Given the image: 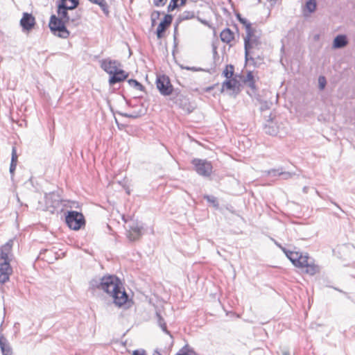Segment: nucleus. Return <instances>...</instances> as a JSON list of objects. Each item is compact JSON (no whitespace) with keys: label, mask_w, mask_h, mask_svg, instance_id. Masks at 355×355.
<instances>
[{"label":"nucleus","mask_w":355,"mask_h":355,"mask_svg":"<svg viewBox=\"0 0 355 355\" xmlns=\"http://www.w3.org/2000/svg\"><path fill=\"white\" fill-rule=\"evenodd\" d=\"M89 288L100 289L109 294L112 297V303L117 307L128 309L132 304L121 280L115 275L92 279L89 282Z\"/></svg>","instance_id":"f257e3e1"},{"label":"nucleus","mask_w":355,"mask_h":355,"mask_svg":"<svg viewBox=\"0 0 355 355\" xmlns=\"http://www.w3.org/2000/svg\"><path fill=\"white\" fill-rule=\"evenodd\" d=\"M67 24L65 19L62 17L52 15L50 17L49 26L51 31L59 37L67 38L69 35V32L66 27Z\"/></svg>","instance_id":"f03ea898"},{"label":"nucleus","mask_w":355,"mask_h":355,"mask_svg":"<svg viewBox=\"0 0 355 355\" xmlns=\"http://www.w3.org/2000/svg\"><path fill=\"white\" fill-rule=\"evenodd\" d=\"M79 4V0H58L57 1L58 15L68 20L69 11H73Z\"/></svg>","instance_id":"7ed1b4c3"},{"label":"nucleus","mask_w":355,"mask_h":355,"mask_svg":"<svg viewBox=\"0 0 355 355\" xmlns=\"http://www.w3.org/2000/svg\"><path fill=\"white\" fill-rule=\"evenodd\" d=\"M67 226L73 230H80L85 224V217L77 211H69L65 216Z\"/></svg>","instance_id":"20e7f679"},{"label":"nucleus","mask_w":355,"mask_h":355,"mask_svg":"<svg viewBox=\"0 0 355 355\" xmlns=\"http://www.w3.org/2000/svg\"><path fill=\"white\" fill-rule=\"evenodd\" d=\"M192 164L197 173L204 177H208L211 174L212 165L211 162L200 159H193Z\"/></svg>","instance_id":"39448f33"},{"label":"nucleus","mask_w":355,"mask_h":355,"mask_svg":"<svg viewBox=\"0 0 355 355\" xmlns=\"http://www.w3.org/2000/svg\"><path fill=\"white\" fill-rule=\"evenodd\" d=\"M156 86L160 94L163 96H169L173 91V87L168 77L165 75L157 77Z\"/></svg>","instance_id":"423d86ee"},{"label":"nucleus","mask_w":355,"mask_h":355,"mask_svg":"<svg viewBox=\"0 0 355 355\" xmlns=\"http://www.w3.org/2000/svg\"><path fill=\"white\" fill-rule=\"evenodd\" d=\"M283 251L295 266L300 268L302 267V264L306 263V257L308 255H303L298 252L291 251L285 248L283 249Z\"/></svg>","instance_id":"0eeeda50"},{"label":"nucleus","mask_w":355,"mask_h":355,"mask_svg":"<svg viewBox=\"0 0 355 355\" xmlns=\"http://www.w3.org/2000/svg\"><path fill=\"white\" fill-rule=\"evenodd\" d=\"M100 63L101 69L109 75L114 73L121 67V63L119 61L110 58L103 59L100 61Z\"/></svg>","instance_id":"6e6552de"},{"label":"nucleus","mask_w":355,"mask_h":355,"mask_svg":"<svg viewBox=\"0 0 355 355\" xmlns=\"http://www.w3.org/2000/svg\"><path fill=\"white\" fill-rule=\"evenodd\" d=\"M36 24L35 18L31 13L24 12L20 19V25L23 31L29 32L33 29Z\"/></svg>","instance_id":"1a4fd4ad"},{"label":"nucleus","mask_w":355,"mask_h":355,"mask_svg":"<svg viewBox=\"0 0 355 355\" xmlns=\"http://www.w3.org/2000/svg\"><path fill=\"white\" fill-rule=\"evenodd\" d=\"M128 228L127 236L130 241H136L141 236L142 227L137 222L130 221L128 225Z\"/></svg>","instance_id":"9d476101"},{"label":"nucleus","mask_w":355,"mask_h":355,"mask_svg":"<svg viewBox=\"0 0 355 355\" xmlns=\"http://www.w3.org/2000/svg\"><path fill=\"white\" fill-rule=\"evenodd\" d=\"M172 21L173 16L171 15L167 14L164 16V19L159 24L156 31V35L158 39L163 37L164 33L170 26Z\"/></svg>","instance_id":"9b49d317"},{"label":"nucleus","mask_w":355,"mask_h":355,"mask_svg":"<svg viewBox=\"0 0 355 355\" xmlns=\"http://www.w3.org/2000/svg\"><path fill=\"white\" fill-rule=\"evenodd\" d=\"M12 269L8 261L0 263V284H5L9 280Z\"/></svg>","instance_id":"f8f14e48"},{"label":"nucleus","mask_w":355,"mask_h":355,"mask_svg":"<svg viewBox=\"0 0 355 355\" xmlns=\"http://www.w3.org/2000/svg\"><path fill=\"white\" fill-rule=\"evenodd\" d=\"M128 76L124 70L119 69L114 73L110 75L109 83L110 85H114L116 83H121L125 80Z\"/></svg>","instance_id":"ddd939ff"},{"label":"nucleus","mask_w":355,"mask_h":355,"mask_svg":"<svg viewBox=\"0 0 355 355\" xmlns=\"http://www.w3.org/2000/svg\"><path fill=\"white\" fill-rule=\"evenodd\" d=\"M263 129L265 133L272 136L277 135L279 132V127L273 119L267 120L263 125Z\"/></svg>","instance_id":"4468645a"},{"label":"nucleus","mask_w":355,"mask_h":355,"mask_svg":"<svg viewBox=\"0 0 355 355\" xmlns=\"http://www.w3.org/2000/svg\"><path fill=\"white\" fill-rule=\"evenodd\" d=\"M239 82L236 78H227L222 85V92L225 88L226 89L231 90L234 93L239 92Z\"/></svg>","instance_id":"2eb2a0df"},{"label":"nucleus","mask_w":355,"mask_h":355,"mask_svg":"<svg viewBox=\"0 0 355 355\" xmlns=\"http://www.w3.org/2000/svg\"><path fill=\"white\" fill-rule=\"evenodd\" d=\"M194 17H195V13L193 11L186 10V11H184L182 13H180L175 21V27H174V36L175 37L177 30H178V26L179 24H180L183 21L193 19V18H194Z\"/></svg>","instance_id":"dca6fc26"},{"label":"nucleus","mask_w":355,"mask_h":355,"mask_svg":"<svg viewBox=\"0 0 355 355\" xmlns=\"http://www.w3.org/2000/svg\"><path fill=\"white\" fill-rule=\"evenodd\" d=\"M12 245V241L10 240L0 248V259L3 261V262L8 261L10 263L8 254L11 251Z\"/></svg>","instance_id":"f3484780"},{"label":"nucleus","mask_w":355,"mask_h":355,"mask_svg":"<svg viewBox=\"0 0 355 355\" xmlns=\"http://www.w3.org/2000/svg\"><path fill=\"white\" fill-rule=\"evenodd\" d=\"M306 263H304V264L302 265L301 268H306L305 272L307 274L314 275L319 272V266L312 263V261H311V258L309 256L306 257Z\"/></svg>","instance_id":"a211bd4d"},{"label":"nucleus","mask_w":355,"mask_h":355,"mask_svg":"<svg viewBox=\"0 0 355 355\" xmlns=\"http://www.w3.org/2000/svg\"><path fill=\"white\" fill-rule=\"evenodd\" d=\"M348 44L347 37L345 35H338L333 41L334 49H342Z\"/></svg>","instance_id":"6ab92c4d"},{"label":"nucleus","mask_w":355,"mask_h":355,"mask_svg":"<svg viewBox=\"0 0 355 355\" xmlns=\"http://www.w3.org/2000/svg\"><path fill=\"white\" fill-rule=\"evenodd\" d=\"M249 37H244V49H245V62L251 61L253 64H255L254 59V58L250 55L251 53H254V52L251 51V48H250L249 44Z\"/></svg>","instance_id":"aec40b11"},{"label":"nucleus","mask_w":355,"mask_h":355,"mask_svg":"<svg viewBox=\"0 0 355 355\" xmlns=\"http://www.w3.org/2000/svg\"><path fill=\"white\" fill-rule=\"evenodd\" d=\"M222 42L229 44L234 39V33L229 28H225L220 34Z\"/></svg>","instance_id":"412c9836"},{"label":"nucleus","mask_w":355,"mask_h":355,"mask_svg":"<svg viewBox=\"0 0 355 355\" xmlns=\"http://www.w3.org/2000/svg\"><path fill=\"white\" fill-rule=\"evenodd\" d=\"M0 349L2 355H12V349L6 338H0Z\"/></svg>","instance_id":"4be33fe9"},{"label":"nucleus","mask_w":355,"mask_h":355,"mask_svg":"<svg viewBox=\"0 0 355 355\" xmlns=\"http://www.w3.org/2000/svg\"><path fill=\"white\" fill-rule=\"evenodd\" d=\"M236 18L240 23L245 26L246 32L245 37H248L250 38L251 29H252L251 23L249 22L246 19L243 18L239 13L236 14Z\"/></svg>","instance_id":"5701e85b"},{"label":"nucleus","mask_w":355,"mask_h":355,"mask_svg":"<svg viewBox=\"0 0 355 355\" xmlns=\"http://www.w3.org/2000/svg\"><path fill=\"white\" fill-rule=\"evenodd\" d=\"M80 18H81V11L79 10H76L74 12H72L71 15L69 13V19L68 20L65 19V21H67V24L71 21L74 24H77L79 23Z\"/></svg>","instance_id":"b1692460"},{"label":"nucleus","mask_w":355,"mask_h":355,"mask_svg":"<svg viewBox=\"0 0 355 355\" xmlns=\"http://www.w3.org/2000/svg\"><path fill=\"white\" fill-rule=\"evenodd\" d=\"M259 44V38L254 35V29H251L249 40L250 48L253 49L254 47L258 46Z\"/></svg>","instance_id":"393cba45"},{"label":"nucleus","mask_w":355,"mask_h":355,"mask_svg":"<svg viewBox=\"0 0 355 355\" xmlns=\"http://www.w3.org/2000/svg\"><path fill=\"white\" fill-rule=\"evenodd\" d=\"M176 355H197L195 351L188 345H184Z\"/></svg>","instance_id":"a878e982"},{"label":"nucleus","mask_w":355,"mask_h":355,"mask_svg":"<svg viewBox=\"0 0 355 355\" xmlns=\"http://www.w3.org/2000/svg\"><path fill=\"white\" fill-rule=\"evenodd\" d=\"M119 114L123 116H125V117H127V118H130V119H137V118H139L141 116H142L144 114V112H143V110H139V111L137 112H132V113H122V112H118Z\"/></svg>","instance_id":"bb28decb"},{"label":"nucleus","mask_w":355,"mask_h":355,"mask_svg":"<svg viewBox=\"0 0 355 355\" xmlns=\"http://www.w3.org/2000/svg\"><path fill=\"white\" fill-rule=\"evenodd\" d=\"M156 318L157 320L158 325L161 327L162 331L166 333L167 334H169V331L167 330L166 324L164 322V318L158 312H156Z\"/></svg>","instance_id":"cd10ccee"},{"label":"nucleus","mask_w":355,"mask_h":355,"mask_svg":"<svg viewBox=\"0 0 355 355\" xmlns=\"http://www.w3.org/2000/svg\"><path fill=\"white\" fill-rule=\"evenodd\" d=\"M234 67L232 64H227L223 72L226 78H231L234 75Z\"/></svg>","instance_id":"c85d7f7f"},{"label":"nucleus","mask_w":355,"mask_h":355,"mask_svg":"<svg viewBox=\"0 0 355 355\" xmlns=\"http://www.w3.org/2000/svg\"><path fill=\"white\" fill-rule=\"evenodd\" d=\"M129 85L137 90L144 91V87L137 80L130 79L128 80Z\"/></svg>","instance_id":"c756f323"},{"label":"nucleus","mask_w":355,"mask_h":355,"mask_svg":"<svg viewBox=\"0 0 355 355\" xmlns=\"http://www.w3.org/2000/svg\"><path fill=\"white\" fill-rule=\"evenodd\" d=\"M316 6L317 3L315 0H308L306 2L305 8L310 13L315 12Z\"/></svg>","instance_id":"7c9ffc66"},{"label":"nucleus","mask_w":355,"mask_h":355,"mask_svg":"<svg viewBox=\"0 0 355 355\" xmlns=\"http://www.w3.org/2000/svg\"><path fill=\"white\" fill-rule=\"evenodd\" d=\"M97 5H98L100 6L101 9L102 10L103 13L106 16L109 15V14H110L109 6L105 0H101Z\"/></svg>","instance_id":"2f4dec72"},{"label":"nucleus","mask_w":355,"mask_h":355,"mask_svg":"<svg viewBox=\"0 0 355 355\" xmlns=\"http://www.w3.org/2000/svg\"><path fill=\"white\" fill-rule=\"evenodd\" d=\"M97 5H98L100 6L101 9L102 10L103 13L106 16L109 15V14H110L109 6L105 0H101Z\"/></svg>","instance_id":"473e14b6"},{"label":"nucleus","mask_w":355,"mask_h":355,"mask_svg":"<svg viewBox=\"0 0 355 355\" xmlns=\"http://www.w3.org/2000/svg\"><path fill=\"white\" fill-rule=\"evenodd\" d=\"M327 85V80L324 76H320L318 78V87L320 90L324 89Z\"/></svg>","instance_id":"72a5a7b5"},{"label":"nucleus","mask_w":355,"mask_h":355,"mask_svg":"<svg viewBox=\"0 0 355 355\" xmlns=\"http://www.w3.org/2000/svg\"><path fill=\"white\" fill-rule=\"evenodd\" d=\"M204 198L207 200V202L212 203L214 207H218L217 198L215 196L206 195L204 196Z\"/></svg>","instance_id":"f704fd0d"},{"label":"nucleus","mask_w":355,"mask_h":355,"mask_svg":"<svg viewBox=\"0 0 355 355\" xmlns=\"http://www.w3.org/2000/svg\"><path fill=\"white\" fill-rule=\"evenodd\" d=\"M17 150L15 146L12 148V157H11V162L10 164H16L17 163Z\"/></svg>","instance_id":"c9c22d12"},{"label":"nucleus","mask_w":355,"mask_h":355,"mask_svg":"<svg viewBox=\"0 0 355 355\" xmlns=\"http://www.w3.org/2000/svg\"><path fill=\"white\" fill-rule=\"evenodd\" d=\"M282 172V170L278 169H270L266 171L267 174L270 176H280V173Z\"/></svg>","instance_id":"e433bc0d"},{"label":"nucleus","mask_w":355,"mask_h":355,"mask_svg":"<svg viewBox=\"0 0 355 355\" xmlns=\"http://www.w3.org/2000/svg\"><path fill=\"white\" fill-rule=\"evenodd\" d=\"M295 175V173H292L290 172H285V171H282L280 173V176H282L284 180H288L289 178H291L293 177V175Z\"/></svg>","instance_id":"4c0bfd02"},{"label":"nucleus","mask_w":355,"mask_h":355,"mask_svg":"<svg viewBox=\"0 0 355 355\" xmlns=\"http://www.w3.org/2000/svg\"><path fill=\"white\" fill-rule=\"evenodd\" d=\"M254 80V75H253L252 72V71H248L247 73L246 78L244 80V83H246L248 82L252 81Z\"/></svg>","instance_id":"58836bf2"},{"label":"nucleus","mask_w":355,"mask_h":355,"mask_svg":"<svg viewBox=\"0 0 355 355\" xmlns=\"http://www.w3.org/2000/svg\"><path fill=\"white\" fill-rule=\"evenodd\" d=\"M167 0H153L155 6H163L166 4Z\"/></svg>","instance_id":"ea45409f"},{"label":"nucleus","mask_w":355,"mask_h":355,"mask_svg":"<svg viewBox=\"0 0 355 355\" xmlns=\"http://www.w3.org/2000/svg\"><path fill=\"white\" fill-rule=\"evenodd\" d=\"M160 16V12L159 11H154L151 14V21H156L159 18Z\"/></svg>","instance_id":"a19ab883"},{"label":"nucleus","mask_w":355,"mask_h":355,"mask_svg":"<svg viewBox=\"0 0 355 355\" xmlns=\"http://www.w3.org/2000/svg\"><path fill=\"white\" fill-rule=\"evenodd\" d=\"M17 164H10V173L11 175V178L12 179L15 171L16 169Z\"/></svg>","instance_id":"79ce46f5"},{"label":"nucleus","mask_w":355,"mask_h":355,"mask_svg":"<svg viewBox=\"0 0 355 355\" xmlns=\"http://www.w3.org/2000/svg\"><path fill=\"white\" fill-rule=\"evenodd\" d=\"M146 351L144 349H136L132 352V355H146Z\"/></svg>","instance_id":"37998d69"},{"label":"nucleus","mask_w":355,"mask_h":355,"mask_svg":"<svg viewBox=\"0 0 355 355\" xmlns=\"http://www.w3.org/2000/svg\"><path fill=\"white\" fill-rule=\"evenodd\" d=\"M19 325L20 324L19 322H15L14 324L13 328L15 329V331H14L15 336H17V335L18 334V333L19 331Z\"/></svg>","instance_id":"c03bdc74"},{"label":"nucleus","mask_w":355,"mask_h":355,"mask_svg":"<svg viewBox=\"0 0 355 355\" xmlns=\"http://www.w3.org/2000/svg\"><path fill=\"white\" fill-rule=\"evenodd\" d=\"M248 86L254 92L256 90V85H255V81L254 80L252 81L248 82Z\"/></svg>","instance_id":"a18cd8bd"},{"label":"nucleus","mask_w":355,"mask_h":355,"mask_svg":"<svg viewBox=\"0 0 355 355\" xmlns=\"http://www.w3.org/2000/svg\"><path fill=\"white\" fill-rule=\"evenodd\" d=\"M2 331H3V329H2V324H1L0 325V338H1H1H6V337L3 336V333H2Z\"/></svg>","instance_id":"49530a36"},{"label":"nucleus","mask_w":355,"mask_h":355,"mask_svg":"<svg viewBox=\"0 0 355 355\" xmlns=\"http://www.w3.org/2000/svg\"><path fill=\"white\" fill-rule=\"evenodd\" d=\"M282 355H290V352L288 350L284 349L282 352Z\"/></svg>","instance_id":"de8ad7c7"},{"label":"nucleus","mask_w":355,"mask_h":355,"mask_svg":"<svg viewBox=\"0 0 355 355\" xmlns=\"http://www.w3.org/2000/svg\"><path fill=\"white\" fill-rule=\"evenodd\" d=\"M59 204H60V200H56L54 201L53 207H55L58 205H59Z\"/></svg>","instance_id":"09e8293b"},{"label":"nucleus","mask_w":355,"mask_h":355,"mask_svg":"<svg viewBox=\"0 0 355 355\" xmlns=\"http://www.w3.org/2000/svg\"><path fill=\"white\" fill-rule=\"evenodd\" d=\"M212 47L214 54H217V47L214 44L212 45Z\"/></svg>","instance_id":"8fccbe9b"},{"label":"nucleus","mask_w":355,"mask_h":355,"mask_svg":"<svg viewBox=\"0 0 355 355\" xmlns=\"http://www.w3.org/2000/svg\"><path fill=\"white\" fill-rule=\"evenodd\" d=\"M153 355H161V354L159 352L155 351Z\"/></svg>","instance_id":"3c124183"},{"label":"nucleus","mask_w":355,"mask_h":355,"mask_svg":"<svg viewBox=\"0 0 355 355\" xmlns=\"http://www.w3.org/2000/svg\"><path fill=\"white\" fill-rule=\"evenodd\" d=\"M152 21V26H154L155 24L156 21Z\"/></svg>","instance_id":"603ef678"},{"label":"nucleus","mask_w":355,"mask_h":355,"mask_svg":"<svg viewBox=\"0 0 355 355\" xmlns=\"http://www.w3.org/2000/svg\"><path fill=\"white\" fill-rule=\"evenodd\" d=\"M53 196H55V194H51V195H49V197H53Z\"/></svg>","instance_id":"864d4df0"},{"label":"nucleus","mask_w":355,"mask_h":355,"mask_svg":"<svg viewBox=\"0 0 355 355\" xmlns=\"http://www.w3.org/2000/svg\"><path fill=\"white\" fill-rule=\"evenodd\" d=\"M303 190H304V191H306V187H304V189H303Z\"/></svg>","instance_id":"5fc2aeb1"}]
</instances>
